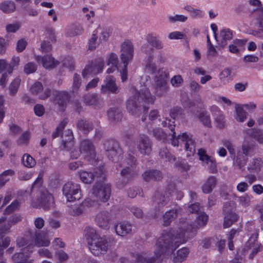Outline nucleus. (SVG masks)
<instances>
[{
  "instance_id": "obj_56",
  "label": "nucleus",
  "mask_w": 263,
  "mask_h": 263,
  "mask_svg": "<svg viewBox=\"0 0 263 263\" xmlns=\"http://www.w3.org/2000/svg\"><path fill=\"white\" fill-rule=\"evenodd\" d=\"M55 253L59 259L58 263H62L63 261H66L69 257L68 255L63 250L57 251Z\"/></svg>"
},
{
  "instance_id": "obj_43",
  "label": "nucleus",
  "mask_w": 263,
  "mask_h": 263,
  "mask_svg": "<svg viewBox=\"0 0 263 263\" xmlns=\"http://www.w3.org/2000/svg\"><path fill=\"white\" fill-rule=\"evenodd\" d=\"M159 156L164 161L168 162H174L175 158L173 156L166 147H163L160 150Z\"/></svg>"
},
{
  "instance_id": "obj_12",
  "label": "nucleus",
  "mask_w": 263,
  "mask_h": 263,
  "mask_svg": "<svg viewBox=\"0 0 263 263\" xmlns=\"http://www.w3.org/2000/svg\"><path fill=\"white\" fill-rule=\"evenodd\" d=\"M104 65V62L102 58L97 59L85 66L82 71L83 77L86 78L90 75H96L102 72Z\"/></svg>"
},
{
  "instance_id": "obj_36",
  "label": "nucleus",
  "mask_w": 263,
  "mask_h": 263,
  "mask_svg": "<svg viewBox=\"0 0 263 263\" xmlns=\"http://www.w3.org/2000/svg\"><path fill=\"white\" fill-rule=\"evenodd\" d=\"M189 253V250L186 248L180 249L177 252V255L174 257V263H182L186 257Z\"/></svg>"
},
{
  "instance_id": "obj_11",
  "label": "nucleus",
  "mask_w": 263,
  "mask_h": 263,
  "mask_svg": "<svg viewBox=\"0 0 263 263\" xmlns=\"http://www.w3.org/2000/svg\"><path fill=\"white\" fill-rule=\"evenodd\" d=\"M258 236V233L252 234L244 248L245 252L250 251L249 258L251 260H252L255 255L263 249L262 245L257 241Z\"/></svg>"
},
{
  "instance_id": "obj_61",
  "label": "nucleus",
  "mask_w": 263,
  "mask_h": 263,
  "mask_svg": "<svg viewBox=\"0 0 263 263\" xmlns=\"http://www.w3.org/2000/svg\"><path fill=\"white\" fill-rule=\"evenodd\" d=\"M43 87L41 82L34 83L30 88V91L32 93L37 94L43 90Z\"/></svg>"
},
{
  "instance_id": "obj_60",
  "label": "nucleus",
  "mask_w": 263,
  "mask_h": 263,
  "mask_svg": "<svg viewBox=\"0 0 263 263\" xmlns=\"http://www.w3.org/2000/svg\"><path fill=\"white\" fill-rule=\"evenodd\" d=\"M19 206V202L17 200L13 201L11 204L7 207L5 211V214H9L14 211Z\"/></svg>"
},
{
  "instance_id": "obj_7",
  "label": "nucleus",
  "mask_w": 263,
  "mask_h": 263,
  "mask_svg": "<svg viewBox=\"0 0 263 263\" xmlns=\"http://www.w3.org/2000/svg\"><path fill=\"white\" fill-rule=\"evenodd\" d=\"M111 193L110 185L102 182H96L91 190V195L86 199L84 204L86 206H96L101 202H105L108 200Z\"/></svg>"
},
{
  "instance_id": "obj_30",
  "label": "nucleus",
  "mask_w": 263,
  "mask_h": 263,
  "mask_svg": "<svg viewBox=\"0 0 263 263\" xmlns=\"http://www.w3.org/2000/svg\"><path fill=\"white\" fill-rule=\"evenodd\" d=\"M153 56H149L145 66V71L155 76H159V71L163 70V69H157L155 63L152 62Z\"/></svg>"
},
{
  "instance_id": "obj_5",
  "label": "nucleus",
  "mask_w": 263,
  "mask_h": 263,
  "mask_svg": "<svg viewBox=\"0 0 263 263\" xmlns=\"http://www.w3.org/2000/svg\"><path fill=\"white\" fill-rule=\"evenodd\" d=\"M120 59L118 68L120 73L122 81L124 82L127 79V67L128 64L133 60L134 53V46L130 40L125 39L120 45Z\"/></svg>"
},
{
  "instance_id": "obj_15",
  "label": "nucleus",
  "mask_w": 263,
  "mask_h": 263,
  "mask_svg": "<svg viewBox=\"0 0 263 263\" xmlns=\"http://www.w3.org/2000/svg\"><path fill=\"white\" fill-rule=\"evenodd\" d=\"M95 221L97 224L101 229L109 230L113 223L111 214L107 211H101L96 216Z\"/></svg>"
},
{
  "instance_id": "obj_37",
  "label": "nucleus",
  "mask_w": 263,
  "mask_h": 263,
  "mask_svg": "<svg viewBox=\"0 0 263 263\" xmlns=\"http://www.w3.org/2000/svg\"><path fill=\"white\" fill-rule=\"evenodd\" d=\"M114 144L115 141L113 140H109L106 141L104 144L106 150V155L109 159L112 160H114V157L115 155Z\"/></svg>"
},
{
  "instance_id": "obj_54",
  "label": "nucleus",
  "mask_w": 263,
  "mask_h": 263,
  "mask_svg": "<svg viewBox=\"0 0 263 263\" xmlns=\"http://www.w3.org/2000/svg\"><path fill=\"white\" fill-rule=\"evenodd\" d=\"M231 70L228 68L224 69L219 74V78L223 82L228 81L231 77Z\"/></svg>"
},
{
  "instance_id": "obj_32",
  "label": "nucleus",
  "mask_w": 263,
  "mask_h": 263,
  "mask_svg": "<svg viewBox=\"0 0 263 263\" xmlns=\"http://www.w3.org/2000/svg\"><path fill=\"white\" fill-rule=\"evenodd\" d=\"M220 37L221 40L219 44L221 47H224L227 44V41L233 38L232 31L229 29H223L220 30Z\"/></svg>"
},
{
  "instance_id": "obj_3",
  "label": "nucleus",
  "mask_w": 263,
  "mask_h": 263,
  "mask_svg": "<svg viewBox=\"0 0 263 263\" xmlns=\"http://www.w3.org/2000/svg\"><path fill=\"white\" fill-rule=\"evenodd\" d=\"M180 112V108H174L171 109L170 116L173 121L166 119L165 121L162 122L161 124L163 127L167 126L172 132L170 135L172 136L171 143L173 146H178L179 143L181 145L183 144L186 151H189L191 154H194L195 152V146L194 141L192 137L187 135L185 133H182V135H179L178 136L176 135L175 132V125L174 124V120Z\"/></svg>"
},
{
  "instance_id": "obj_40",
  "label": "nucleus",
  "mask_w": 263,
  "mask_h": 263,
  "mask_svg": "<svg viewBox=\"0 0 263 263\" xmlns=\"http://www.w3.org/2000/svg\"><path fill=\"white\" fill-rule=\"evenodd\" d=\"M199 121L205 126L211 127V122L210 115L206 111H202L197 116Z\"/></svg>"
},
{
  "instance_id": "obj_50",
  "label": "nucleus",
  "mask_w": 263,
  "mask_h": 263,
  "mask_svg": "<svg viewBox=\"0 0 263 263\" xmlns=\"http://www.w3.org/2000/svg\"><path fill=\"white\" fill-rule=\"evenodd\" d=\"M20 82L21 79L17 78L10 84L9 86V90L11 95L14 96L16 93L20 86Z\"/></svg>"
},
{
  "instance_id": "obj_46",
  "label": "nucleus",
  "mask_w": 263,
  "mask_h": 263,
  "mask_svg": "<svg viewBox=\"0 0 263 263\" xmlns=\"http://www.w3.org/2000/svg\"><path fill=\"white\" fill-rule=\"evenodd\" d=\"M135 172L129 167L124 168L121 172V175L126 180V182L133 179L135 176Z\"/></svg>"
},
{
  "instance_id": "obj_35",
  "label": "nucleus",
  "mask_w": 263,
  "mask_h": 263,
  "mask_svg": "<svg viewBox=\"0 0 263 263\" xmlns=\"http://www.w3.org/2000/svg\"><path fill=\"white\" fill-rule=\"evenodd\" d=\"M79 176L81 180L86 184H89L93 182L96 176L98 177V173L97 172L94 174L91 172L87 171H82L79 172Z\"/></svg>"
},
{
  "instance_id": "obj_14",
  "label": "nucleus",
  "mask_w": 263,
  "mask_h": 263,
  "mask_svg": "<svg viewBox=\"0 0 263 263\" xmlns=\"http://www.w3.org/2000/svg\"><path fill=\"white\" fill-rule=\"evenodd\" d=\"M53 197L47 190L44 189L40 192V195L37 198V207L47 210L53 206Z\"/></svg>"
},
{
  "instance_id": "obj_19",
  "label": "nucleus",
  "mask_w": 263,
  "mask_h": 263,
  "mask_svg": "<svg viewBox=\"0 0 263 263\" xmlns=\"http://www.w3.org/2000/svg\"><path fill=\"white\" fill-rule=\"evenodd\" d=\"M69 99L68 92L54 91L53 92V101L59 106V109L63 111Z\"/></svg>"
},
{
  "instance_id": "obj_9",
  "label": "nucleus",
  "mask_w": 263,
  "mask_h": 263,
  "mask_svg": "<svg viewBox=\"0 0 263 263\" xmlns=\"http://www.w3.org/2000/svg\"><path fill=\"white\" fill-rule=\"evenodd\" d=\"M62 192L67 200L69 202L78 200L82 197L80 185L72 182L66 183L63 187Z\"/></svg>"
},
{
  "instance_id": "obj_63",
  "label": "nucleus",
  "mask_w": 263,
  "mask_h": 263,
  "mask_svg": "<svg viewBox=\"0 0 263 263\" xmlns=\"http://www.w3.org/2000/svg\"><path fill=\"white\" fill-rule=\"evenodd\" d=\"M38 254L41 257H47L48 258H52V254L48 249L45 248H41L39 249Z\"/></svg>"
},
{
  "instance_id": "obj_58",
  "label": "nucleus",
  "mask_w": 263,
  "mask_h": 263,
  "mask_svg": "<svg viewBox=\"0 0 263 263\" xmlns=\"http://www.w3.org/2000/svg\"><path fill=\"white\" fill-rule=\"evenodd\" d=\"M129 210L137 218H140L143 216L142 210L139 207L133 206L130 208Z\"/></svg>"
},
{
  "instance_id": "obj_8",
  "label": "nucleus",
  "mask_w": 263,
  "mask_h": 263,
  "mask_svg": "<svg viewBox=\"0 0 263 263\" xmlns=\"http://www.w3.org/2000/svg\"><path fill=\"white\" fill-rule=\"evenodd\" d=\"M107 65L111 66L106 70L107 74L105 80V85L101 87V92L104 93H108L110 92H115V78L114 75H110L115 70V54L110 53L107 61Z\"/></svg>"
},
{
  "instance_id": "obj_48",
  "label": "nucleus",
  "mask_w": 263,
  "mask_h": 263,
  "mask_svg": "<svg viewBox=\"0 0 263 263\" xmlns=\"http://www.w3.org/2000/svg\"><path fill=\"white\" fill-rule=\"evenodd\" d=\"M99 97L96 94H87L84 97L85 103L88 105L96 104L98 101Z\"/></svg>"
},
{
  "instance_id": "obj_64",
  "label": "nucleus",
  "mask_w": 263,
  "mask_h": 263,
  "mask_svg": "<svg viewBox=\"0 0 263 263\" xmlns=\"http://www.w3.org/2000/svg\"><path fill=\"white\" fill-rule=\"evenodd\" d=\"M34 111L35 114L39 116H42L45 113V108L43 105L37 104L35 105L34 107Z\"/></svg>"
},
{
  "instance_id": "obj_55",
  "label": "nucleus",
  "mask_w": 263,
  "mask_h": 263,
  "mask_svg": "<svg viewBox=\"0 0 263 263\" xmlns=\"http://www.w3.org/2000/svg\"><path fill=\"white\" fill-rule=\"evenodd\" d=\"M36 68L37 67L34 63L29 62L24 66V71L27 74H29L35 72L36 70Z\"/></svg>"
},
{
  "instance_id": "obj_2",
  "label": "nucleus",
  "mask_w": 263,
  "mask_h": 263,
  "mask_svg": "<svg viewBox=\"0 0 263 263\" xmlns=\"http://www.w3.org/2000/svg\"><path fill=\"white\" fill-rule=\"evenodd\" d=\"M133 95L127 101L126 107L132 115L139 116L143 111L147 112L149 103L153 104L155 97L152 95L148 88H143L138 91L133 87L131 89Z\"/></svg>"
},
{
  "instance_id": "obj_52",
  "label": "nucleus",
  "mask_w": 263,
  "mask_h": 263,
  "mask_svg": "<svg viewBox=\"0 0 263 263\" xmlns=\"http://www.w3.org/2000/svg\"><path fill=\"white\" fill-rule=\"evenodd\" d=\"M175 166L180 171L186 172L190 169V166L185 160L177 161L175 163Z\"/></svg>"
},
{
  "instance_id": "obj_29",
  "label": "nucleus",
  "mask_w": 263,
  "mask_h": 263,
  "mask_svg": "<svg viewBox=\"0 0 263 263\" xmlns=\"http://www.w3.org/2000/svg\"><path fill=\"white\" fill-rule=\"evenodd\" d=\"M217 179L214 176H210L206 180L202 186V190L203 193L209 194L213 191L217 184Z\"/></svg>"
},
{
  "instance_id": "obj_10",
  "label": "nucleus",
  "mask_w": 263,
  "mask_h": 263,
  "mask_svg": "<svg viewBox=\"0 0 263 263\" xmlns=\"http://www.w3.org/2000/svg\"><path fill=\"white\" fill-rule=\"evenodd\" d=\"M168 75L165 71L160 70L159 76H155L154 88L156 96L161 97L168 91V86L166 81Z\"/></svg>"
},
{
  "instance_id": "obj_49",
  "label": "nucleus",
  "mask_w": 263,
  "mask_h": 263,
  "mask_svg": "<svg viewBox=\"0 0 263 263\" xmlns=\"http://www.w3.org/2000/svg\"><path fill=\"white\" fill-rule=\"evenodd\" d=\"M209 219V216L204 212H202L198 213L196 217V222L200 226H204Z\"/></svg>"
},
{
  "instance_id": "obj_1",
  "label": "nucleus",
  "mask_w": 263,
  "mask_h": 263,
  "mask_svg": "<svg viewBox=\"0 0 263 263\" xmlns=\"http://www.w3.org/2000/svg\"><path fill=\"white\" fill-rule=\"evenodd\" d=\"M195 232L196 229L194 226L186 221L181 224L175 236L174 231H163L156 244L155 255L160 257L163 254L167 255L172 254L180 243L192 238Z\"/></svg>"
},
{
  "instance_id": "obj_57",
  "label": "nucleus",
  "mask_w": 263,
  "mask_h": 263,
  "mask_svg": "<svg viewBox=\"0 0 263 263\" xmlns=\"http://www.w3.org/2000/svg\"><path fill=\"white\" fill-rule=\"evenodd\" d=\"M127 165L132 168L135 167L137 165V160L136 157L131 154H128L126 158Z\"/></svg>"
},
{
  "instance_id": "obj_53",
  "label": "nucleus",
  "mask_w": 263,
  "mask_h": 263,
  "mask_svg": "<svg viewBox=\"0 0 263 263\" xmlns=\"http://www.w3.org/2000/svg\"><path fill=\"white\" fill-rule=\"evenodd\" d=\"M198 155L199 157V159L206 164L209 163V162L211 161V157L208 156L205 151L202 148L198 149Z\"/></svg>"
},
{
  "instance_id": "obj_18",
  "label": "nucleus",
  "mask_w": 263,
  "mask_h": 263,
  "mask_svg": "<svg viewBox=\"0 0 263 263\" xmlns=\"http://www.w3.org/2000/svg\"><path fill=\"white\" fill-rule=\"evenodd\" d=\"M21 252L15 253L12 257L14 263H32V260H29L28 258L30 257L33 251L29 249V246L25 245L22 247Z\"/></svg>"
},
{
  "instance_id": "obj_51",
  "label": "nucleus",
  "mask_w": 263,
  "mask_h": 263,
  "mask_svg": "<svg viewBox=\"0 0 263 263\" xmlns=\"http://www.w3.org/2000/svg\"><path fill=\"white\" fill-rule=\"evenodd\" d=\"M238 201L242 206L246 208L250 205L251 203V198L250 196L247 194H245L242 196L238 197Z\"/></svg>"
},
{
  "instance_id": "obj_38",
  "label": "nucleus",
  "mask_w": 263,
  "mask_h": 263,
  "mask_svg": "<svg viewBox=\"0 0 263 263\" xmlns=\"http://www.w3.org/2000/svg\"><path fill=\"white\" fill-rule=\"evenodd\" d=\"M15 9L14 3L11 1H5L0 4V10L5 13H9Z\"/></svg>"
},
{
  "instance_id": "obj_6",
  "label": "nucleus",
  "mask_w": 263,
  "mask_h": 263,
  "mask_svg": "<svg viewBox=\"0 0 263 263\" xmlns=\"http://www.w3.org/2000/svg\"><path fill=\"white\" fill-rule=\"evenodd\" d=\"M16 242L19 247L27 245L29 249L33 251L34 245L38 247H47L50 244V241L44 233L36 229H29L24 237L17 238Z\"/></svg>"
},
{
  "instance_id": "obj_27",
  "label": "nucleus",
  "mask_w": 263,
  "mask_h": 263,
  "mask_svg": "<svg viewBox=\"0 0 263 263\" xmlns=\"http://www.w3.org/2000/svg\"><path fill=\"white\" fill-rule=\"evenodd\" d=\"M133 226L126 222H121L118 225H116V234L124 236L132 233Z\"/></svg>"
},
{
  "instance_id": "obj_23",
  "label": "nucleus",
  "mask_w": 263,
  "mask_h": 263,
  "mask_svg": "<svg viewBox=\"0 0 263 263\" xmlns=\"http://www.w3.org/2000/svg\"><path fill=\"white\" fill-rule=\"evenodd\" d=\"M163 177V174L160 171L155 169L146 171L142 174L143 180L146 182L159 181L161 180Z\"/></svg>"
},
{
  "instance_id": "obj_24",
  "label": "nucleus",
  "mask_w": 263,
  "mask_h": 263,
  "mask_svg": "<svg viewBox=\"0 0 263 263\" xmlns=\"http://www.w3.org/2000/svg\"><path fill=\"white\" fill-rule=\"evenodd\" d=\"M181 209L180 208H174L166 211L162 217L163 225L168 226L176 218L180 215Z\"/></svg>"
},
{
  "instance_id": "obj_33",
  "label": "nucleus",
  "mask_w": 263,
  "mask_h": 263,
  "mask_svg": "<svg viewBox=\"0 0 263 263\" xmlns=\"http://www.w3.org/2000/svg\"><path fill=\"white\" fill-rule=\"evenodd\" d=\"M78 128L85 134H87L93 129L91 122L86 119L79 120L77 123Z\"/></svg>"
},
{
  "instance_id": "obj_41",
  "label": "nucleus",
  "mask_w": 263,
  "mask_h": 263,
  "mask_svg": "<svg viewBox=\"0 0 263 263\" xmlns=\"http://www.w3.org/2000/svg\"><path fill=\"white\" fill-rule=\"evenodd\" d=\"M23 165L28 168H32L36 164V161L28 154H25L22 159Z\"/></svg>"
},
{
  "instance_id": "obj_16",
  "label": "nucleus",
  "mask_w": 263,
  "mask_h": 263,
  "mask_svg": "<svg viewBox=\"0 0 263 263\" xmlns=\"http://www.w3.org/2000/svg\"><path fill=\"white\" fill-rule=\"evenodd\" d=\"M137 147L142 155H149L152 151V142L146 135L140 134L139 136Z\"/></svg>"
},
{
  "instance_id": "obj_21",
  "label": "nucleus",
  "mask_w": 263,
  "mask_h": 263,
  "mask_svg": "<svg viewBox=\"0 0 263 263\" xmlns=\"http://www.w3.org/2000/svg\"><path fill=\"white\" fill-rule=\"evenodd\" d=\"M74 146V137L72 131L70 129L65 130L62 135L61 147L63 149L70 151Z\"/></svg>"
},
{
  "instance_id": "obj_47",
  "label": "nucleus",
  "mask_w": 263,
  "mask_h": 263,
  "mask_svg": "<svg viewBox=\"0 0 263 263\" xmlns=\"http://www.w3.org/2000/svg\"><path fill=\"white\" fill-rule=\"evenodd\" d=\"M67 124V119H64L60 122V123L58 125V126L55 128V130L52 134V139L57 138L60 135L61 133H62V132L63 131Z\"/></svg>"
},
{
  "instance_id": "obj_25",
  "label": "nucleus",
  "mask_w": 263,
  "mask_h": 263,
  "mask_svg": "<svg viewBox=\"0 0 263 263\" xmlns=\"http://www.w3.org/2000/svg\"><path fill=\"white\" fill-rule=\"evenodd\" d=\"M39 62H41L43 67L46 69H52L55 67L59 64L58 61H55L54 59L50 55H46L44 57L38 56L36 58Z\"/></svg>"
},
{
  "instance_id": "obj_45",
  "label": "nucleus",
  "mask_w": 263,
  "mask_h": 263,
  "mask_svg": "<svg viewBox=\"0 0 263 263\" xmlns=\"http://www.w3.org/2000/svg\"><path fill=\"white\" fill-rule=\"evenodd\" d=\"M30 139V132L29 131H25L19 137L17 140V144L22 146L23 145H27Z\"/></svg>"
},
{
  "instance_id": "obj_42",
  "label": "nucleus",
  "mask_w": 263,
  "mask_h": 263,
  "mask_svg": "<svg viewBox=\"0 0 263 263\" xmlns=\"http://www.w3.org/2000/svg\"><path fill=\"white\" fill-rule=\"evenodd\" d=\"M248 160V157L243 154L237 153L236 159L234 161V165L238 168L242 169L246 164Z\"/></svg>"
},
{
  "instance_id": "obj_26",
  "label": "nucleus",
  "mask_w": 263,
  "mask_h": 263,
  "mask_svg": "<svg viewBox=\"0 0 263 263\" xmlns=\"http://www.w3.org/2000/svg\"><path fill=\"white\" fill-rule=\"evenodd\" d=\"M132 257L135 258L136 261L140 263H159L160 259L158 256L155 255L151 258H147L144 256L142 254L138 253H131Z\"/></svg>"
},
{
  "instance_id": "obj_22",
  "label": "nucleus",
  "mask_w": 263,
  "mask_h": 263,
  "mask_svg": "<svg viewBox=\"0 0 263 263\" xmlns=\"http://www.w3.org/2000/svg\"><path fill=\"white\" fill-rule=\"evenodd\" d=\"M210 110L216 123L217 127L219 128H223L226 125V120L222 112L215 105L212 106Z\"/></svg>"
},
{
  "instance_id": "obj_31",
  "label": "nucleus",
  "mask_w": 263,
  "mask_h": 263,
  "mask_svg": "<svg viewBox=\"0 0 263 263\" xmlns=\"http://www.w3.org/2000/svg\"><path fill=\"white\" fill-rule=\"evenodd\" d=\"M263 161L261 158L252 159L248 166V170L251 173H258L262 166Z\"/></svg>"
},
{
  "instance_id": "obj_44",
  "label": "nucleus",
  "mask_w": 263,
  "mask_h": 263,
  "mask_svg": "<svg viewBox=\"0 0 263 263\" xmlns=\"http://www.w3.org/2000/svg\"><path fill=\"white\" fill-rule=\"evenodd\" d=\"M153 135L156 139L159 141L164 142L167 138V135L166 133L161 128H155L153 130Z\"/></svg>"
},
{
  "instance_id": "obj_62",
  "label": "nucleus",
  "mask_w": 263,
  "mask_h": 263,
  "mask_svg": "<svg viewBox=\"0 0 263 263\" xmlns=\"http://www.w3.org/2000/svg\"><path fill=\"white\" fill-rule=\"evenodd\" d=\"M141 189L139 187H132L128 189L127 191L128 196L131 198H133L136 196V195L140 193Z\"/></svg>"
},
{
  "instance_id": "obj_17",
  "label": "nucleus",
  "mask_w": 263,
  "mask_h": 263,
  "mask_svg": "<svg viewBox=\"0 0 263 263\" xmlns=\"http://www.w3.org/2000/svg\"><path fill=\"white\" fill-rule=\"evenodd\" d=\"M223 211L224 215L223 227L227 228L232 226V224L238 219V215L232 212V207L231 202H226L224 203Z\"/></svg>"
},
{
  "instance_id": "obj_59",
  "label": "nucleus",
  "mask_w": 263,
  "mask_h": 263,
  "mask_svg": "<svg viewBox=\"0 0 263 263\" xmlns=\"http://www.w3.org/2000/svg\"><path fill=\"white\" fill-rule=\"evenodd\" d=\"M171 83L173 86L178 87L183 83V79L180 75H176L171 79Z\"/></svg>"
},
{
  "instance_id": "obj_34",
  "label": "nucleus",
  "mask_w": 263,
  "mask_h": 263,
  "mask_svg": "<svg viewBox=\"0 0 263 263\" xmlns=\"http://www.w3.org/2000/svg\"><path fill=\"white\" fill-rule=\"evenodd\" d=\"M235 115L234 116L236 120L239 122H244L247 118L248 113L243 109L242 106L237 104L235 106Z\"/></svg>"
},
{
  "instance_id": "obj_13",
  "label": "nucleus",
  "mask_w": 263,
  "mask_h": 263,
  "mask_svg": "<svg viewBox=\"0 0 263 263\" xmlns=\"http://www.w3.org/2000/svg\"><path fill=\"white\" fill-rule=\"evenodd\" d=\"M80 152L87 161L93 160L96 157V150L92 142L88 139L83 140L80 144Z\"/></svg>"
},
{
  "instance_id": "obj_28",
  "label": "nucleus",
  "mask_w": 263,
  "mask_h": 263,
  "mask_svg": "<svg viewBox=\"0 0 263 263\" xmlns=\"http://www.w3.org/2000/svg\"><path fill=\"white\" fill-rule=\"evenodd\" d=\"M83 32L82 26L79 24H72L67 27L65 35L72 37L81 34Z\"/></svg>"
},
{
  "instance_id": "obj_4",
  "label": "nucleus",
  "mask_w": 263,
  "mask_h": 263,
  "mask_svg": "<svg viewBox=\"0 0 263 263\" xmlns=\"http://www.w3.org/2000/svg\"><path fill=\"white\" fill-rule=\"evenodd\" d=\"M84 232L90 252L98 257L105 254L109 247L107 239L104 237H101L96 230L91 227H87Z\"/></svg>"
},
{
  "instance_id": "obj_20",
  "label": "nucleus",
  "mask_w": 263,
  "mask_h": 263,
  "mask_svg": "<svg viewBox=\"0 0 263 263\" xmlns=\"http://www.w3.org/2000/svg\"><path fill=\"white\" fill-rule=\"evenodd\" d=\"M170 193L165 191H157L154 197V202L158 210H161L170 201Z\"/></svg>"
},
{
  "instance_id": "obj_39",
  "label": "nucleus",
  "mask_w": 263,
  "mask_h": 263,
  "mask_svg": "<svg viewBox=\"0 0 263 263\" xmlns=\"http://www.w3.org/2000/svg\"><path fill=\"white\" fill-rule=\"evenodd\" d=\"M248 134L259 143H263V130L259 129H249Z\"/></svg>"
}]
</instances>
